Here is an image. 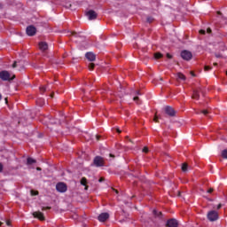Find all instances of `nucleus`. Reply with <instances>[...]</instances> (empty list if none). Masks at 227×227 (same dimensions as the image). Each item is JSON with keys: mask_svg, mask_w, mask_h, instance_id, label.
Returning a JSON list of instances; mask_svg holds the SVG:
<instances>
[{"mask_svg": "<svg viewBox=\"0 0 227 227\" xmlns=\"http://www.w3.org/2000/svg\"><path fill=\"white\" fill-rule=\"evenodd\" d=\"M0 79H2V81H13V79H15V74H12L8 71H1Z\"/></svg>", "mask_w": 227, "mask_h": 227, "instance_id": "1", "label": "nucleus"}, {"mask_svg": "<svg viewBox=\"0 0 227 227\" xmlns=\"http://www.w3.org/2000/svg\"><path fill=\"white\" fill-rule=\"evenodd\" d=\"M181 57L185 61H189V60L192 59V53L191 51H183L181 52Z\"/></svg>", "mask_w": 227, "mask_h": 227, "instance_id": "2", "label": "nucleus"}, {"mask_svg": "<svg viewBox=\"0 0 227 227\" xmlns=\"http://www.w3.org/2000/svg\"><path fill=\"white\" fill-rule=\"evenodd\" d=\"M207 219H209L210 221H217V219H219V214L217 213V211H210L207 214Z\"/></svg>", "mask_w": 227, "mask_h": 227, "instance_id": "3", "label": "nucleus"}, {"mask_svg": "<svg viewBox=\"0 0 227 227\" xmlns=\"http://www.w3.org/2000/svg\"><path fill=\"white\" fill-rule=\"evenodd\" d=\"M67 184L65 183H59L56 185L58 192H67Z\"/></svg>", "mask_w": 227, "mask_h": 227, "instance_id": "4", "label": "nucleus"}, {"mask_svg": "<svg viewBox=\"0 0 227 227\" xmlns=\"http://www.w3.org/2000/svg\"><path fill=\"white\" fill-rule=\"evenodd\" d=\"M27 35L28 36H35L36 35V27L33 26H29L27 27Z\"/></svg>", "mask_w": 227, "mask_h": 227, "instance_id": "5", "label": "nucleus"}, {"mask_svg": "<svg viewBox=\"0 0 227 227\" xmlns=\"http://www.w3.org/2000/svg\"><path fill=\"white\" fill-rule=\"evenodd\" d=\"M94 164H95V166H97V168H100V167L104 166V159H102V157H100V156H97L94 159Z\"/></svg>", "mask_w": 227, "mask_h": 227, "instance_id": "6", "label": "nucleus"}, {"mask_svg": "<svg viewBox=\"0 0 227 227\" xmlns=\"http://www.w3.org/2000/svg\"><path fill=\"white\" fill-rule=\"evenodd\" d=\"M86 17L89 19V20H95V19H97V12L90 10L86 12Z\"/></svg>", "mask_w": 227, "mask_h": 227, "instance_id": "7", "label": "nucleus"}, {"mask_svg": "<svg viewBox=\"0 0 227 227\" xmlns=\"http://www.w3.org/2000/svg\"><path fill=\"white\" fill-rule=\"evenodd\" d=\"M107 219H109L108 213H102L98 215V221H100V223H105V221H107Z\"/></svg>", "mask_w": 227, "mask_h": 227, "instance_id": "8", "label": "nucleus"}, {"mask_svg": "<svg viewBox=\"0 0 227 227\" xmlns=\"http://www.w3.org/2000/svg\"><path fill=\"white\" fill-rule=\"evenodd\" d=\"M168 227H178V222L175 219H170L167 222Z\"/></svg>", "mask_w": 227, "mask_h": 227, "instance_id": "9", "label": "nucleus"}, {"mask_svg": "<svg viewBox=\"0 0 227 227\" xmlns=\"http://www.w3.org/2000/svg\"><path fill=\"white\" fill-rule=\"evenodd\" d=\"M164 111L166 114H168V116H173L175 114V110L171 106H166Z\"/></svg>", "mask_w": 227, "mask_h": 227, "instance_id": "10", "label": "nucleus"}, {"mask_svg": "<svg viewBox=\"0 0 227 227\" xmlns=\"http://www.w3.org/2000/svg\"><path fill=\"white\" fill-rule=\"evenodd\" d=\"M39 49L43 51H47L49 49V45L45 42H41L39 43Z\"/></svg>", "mask_w": 227, "mask_h": 227, "instance_id": "11", "label": "nucleus"}, {"mask_svg": "<svg viewBox=\"0 0 227 227\" xmlns=\"http://www.w3.org/2000/svg\"><path fill=\"white\" fill-rule=\"evenodd\" d=\"M85 56L89 61H95L96 59V56L93 52H87Z\"/></svg>", "mask_w": 227, "mask_h": 227, "instance_id": "12", "label": "nucleus"}, {"mask_svg": "<svg viewBox=\"0 0 227 227\" xmlns=\"http://www.w3.org/2000/svg\"><path fill=\"white\" fill-rule=\"evenodd\" d=\"M34 217H37V219H40V221H43L45 218L43 217V214L42 212H35L33 214Z\"/></svg>", "mask_w": 227, "mask_h": 227, "instance_id": "13", "label": "nucleus"}, {"mask_svg": "<svg viewBox=\"0 0 227 227\" xmlns=\"http://www.w3.org/2000/svg\"><path fill=\"white\" fill-rule=\"evenodd\" d=\"M36 160H34L33 158H27V166H29V168H31V166H33V164H35Z\"/></svg>", "mask_w": 227, "mask_h": 227, "instance_id": "14", "label": "nucleus"}, {"mask_svg": "<svg viewBox=\"0 0 227 227\" xmlns=\"http://www.w3.org/2000/svg\"><path fill=\"white\" fill-rule=\"evenodd\" d=\"M177 79H179L180 81H185L187 78L184 75V74L182 73H177L176 75Z\"/></svg>", "mask_w": 227, "mask_h": 227, "instance_id": "15", "label": "nucleus"}, {"mask_svg": "<svg viewBox=\"0 0 227 227\" xmlns=\"http://www.w3.org/2000/svg\"><path fill=\"white\" fill-rule=\"evenodd\" d=\"M182 171H184V173H187L189 171V166L187 165V163H184L182 165Z\"/></svg>", "mask_w": 227, "mask_h": 227, "instance_id": "16", "label": "nucleus"}, {"mask_svg": "<svg viewBox=\"0 0 227 227\" xmlns=\"http://www.w3.org/2000/svg\"><path fill=\"white\" fill-rule=\"evenodd\" d=\"M192 98H194L195 100H198L200 98V91L194 90L193 95H192Z\"/></svg>", "mask_w": 227, "mask_h": 227, "instance_id": "17", "label": "nucleus"}, {"mask_svg": "<svg viewBox=\"0 0 227 227\" xmlns=\"http://www.w3.org/2000/svg\"><path fill=\"white\" fill-rule=\"evenodd\" d=\"M222 157L223 159H227V149H224L223 151H222Z\"/></svg>", "mask_w": 227, "mask_h": 227, "instance_id": "18", "label": "nucleus"}, {"mask_svg": "<svg viewBox=\"0 0 227 227\" xmlns=\"http://www.w3.org/2000/svg\"><path fill=\"white\" fill-rule=\"evenodd\" d=\"M162 213L157 211V210H153V215L156 216V217H160Z\"/></svg>", "mask_w": 227, "mask_h": 227, "instance_id": "19", "label": "nucleus"}, {"mask_svg": "<svg viewBox=\"0 0 227 227\" xmlns=\"http://www.w3.org/2000/svg\"><path fill=\"white\" fill-rule=\"evenodd\" d=\"M154 58H155V59H160V58H162V54L161 53H155Z\"/></svg>", "mask_w": 227, "mask_h": 227, "instance_id": "20", "label": "nucleus"}, {"mask_svg": "<svg viewBox=\"0 0 227 227\" xmlns=\"http://www.w3.org/2000/svg\"><path fill=\"white\" fill-rule=\"evenodd\" d=\"M86 184H88V181L86 180V178L85 177L82 178L81 184L86 186Z\"/></svg>", "mask_w": 227, "mask_h": 227, "instance_id": "21", "label": "nucleus"}, {"mask_svg": "<svg viewBox=\"0 0 227 227\" xmlns=\"http://www.w3.org/2000/svg\"><path fill=\"white\" fill-rule=\"evenodd\" d=\"M93 68H95V64L90 63V64L89 65V69H90V70H93Z\"/></svg>", "mask_w": 227, "mask_h": 227, "instance_id": "22", "label": "nucleus"}, {"mask_svg": "<svg viewBox=\"0 0 227 227\" xmlns=\"http://www.w3.org/2000/svg\"><path fill=\"white\" fill-rule=\"evenodd\" d=\"M204 70L205 72H208V70H212V67L208 66H205Z\"/></svg>", "mask_w": 227, "mask_h": 227, "instance_id": "23", "label": "nucleus"}, {"mask_svg": "<svg viewBox=\"0 0 227 227\" xmlns=\"http://www.w3.org/2000/svg\"><path fill=\"white\" fill-rule=\"evenodd\" d=\"M38 194V192L31 191V195L32 196H36Z\"/></svg>", "mask_w": 227, "mask_h": 227, "instance_id": "24", "label": "nucleus"}, {"mask_svg": "<svg viewBox=\"0 0 227 227\" xmlns=\"http://www.w3.org/2000/svg\"><path fill=\"white\" fill-rule=\"evenodd\" d=\"M143 152L144 153H148V147H144Z\"/></svg>", "mask_w": 227, "mask_h": 227, "instance_id": "25", "label": "nucleus"}, {"mask_svg": "<svg viewBox=\"0 0 227 227\" xmlns=\"http://www.w3.org/2000/svg\"><path fill=\"white\" fill-rule=\"evenodd\" d=\"M153 121H159V116L155 115L154 118H153Z\"/></svg>", "mask_w": 227, "mask_h": 227, "instance_id": "26", "label": "nucleus"}, {"mask_svg": "<svg viewBox=\"0 0 227 227\" xmlns=\"http://www.w3.org/2000/svg\"><path fill=\"white\" fill-rule=\"evenodd\" d=\"M41 91H45V90H47V88H45V86H43L40 88Z\"/></svg>", "mask_w": 227, "mask_h": 227, "instance_id": "27", "label": "nucleus"}, {"mask_svg": "<svg viewBox=\"0 0 227 227\" xmlns=\"http://www.w3.org/2000/svg\"><path fill=\"white\" fill-rule=\"evenodd\" d=\"M133 100H134L135 102H137V100H139V98H138V97H135V98H133Z\"/></svg>", "mask_w": 227, "mask_h": 227, "instance_id": "28", "label": "nucleus"}, {"mask_svg": "<svg viewBox=\"0 0 227 227\" xmlns=\"http://www.w3.org/2000/svg\"><path fill=\"white\" fill-rule=\"evenodd\" d=\"M167 58H168V59H171L172 56H171L169 53H167Z\"/></svg>", "mask_w": 227, "mask_h": 227, "instance_id": "29", "label": "nucleus"}, {"mask_svg": "<svg viewBox=\"0 0 227 227\" xmlns=\"http://www.w3.org/2000/svg\"><path fill=\"white\" fill-rule=\"evenodd\" d=\"M3 168H4V167H3V164L0 163V173L3 172Z\"/></svg>", "mask_w": 227, "mask_h": 227, "instance_id": "30", "label": "nucleus"}, {"mask_svg": "<svg viewBox=\"0 0 227 227\" xmlns=\"http://www.w3.org/2000/svg\"><path fill=\"white\" fill-rule=\"evenodd\" d=\"M202 113H203V114H208V111H207V110H203Z\"/></svg>", "mask_w": 227, "mask_h": 227, "instance_id": "31", "label": "nucleus"}, {"mask_svg": "<svg viewBox=\"0 0 227 227\" xmlns=\"http://www.w3.org/2000/svg\"><path fill=\"white\" fill-rule=\"evenodd\" d=\"M152 20H153V19H152V18H147V22H152Z\"/></svg>", "mask_w": 227, "mask_h": 227, "instance_id": "32", "label": "nucleus"}, {"mask_svg": "<svg viewBox=\"0 0 227 227\" xmlns=\"http://www.w3.org/2000/svg\"><path fill=\"white\" fill-rule=\"evenodd\" d=\"M207 33H209V34L212 33V29L207 28Z\"/></svg>", "mask_w": 227, "mask_h": 227, "instance_id": "33", "label": "nucleus"}, {"mask_svg": "<svg viewBox=\"0 0 227 227\" xmlns=\"http://www.w3.org/2000/svg\"><path fill=\"white\" fill-rule=\"evenodd\" d=\"M12 67H13V68H16V67H17V62H14V64L12 65Z\"/></svg>", "mask_w": 227, "mask_h": 227, "instance_id": "34", "label": "nucleus"}, {"mask_svg": "<svg viewBox=\"0 0 227 227\" xmlns=\"http://www.w3.org/2000/svg\"><path fill=\"white\" fill-rule=\"evenodd\" d=\"M200 35H205V30H200Z\"/></svg>", "mask_w": 227, "mask_h": 227, "instance_id": "35", "label": "nucleus"}, {"mask_svg": "<svg viewBox=\"0 0 227 227\" xmlns=\"http://www.w3.org/2000/svg\"><path fill=\"white\" fill-rule=\"evenodd\" d=\"M6 224H7V226H11L10 221H6Z\"/></svg>", "mask_w": 227, "mask_h": 227, "instance_id": "36", "label": "nucleus"}, {"mask_svg": "<svg viewBox=\"0 0 227 227\" xmlns=\"http://www.w3.org/2000/svg\"><path fill=\"white\" fill-rule=\"evenodd\" d=\"M221 207H223V205L219 204V205L217 206V209L219 210V208H221Z\"/></svg>", "mask_w": 227, "mask_h": 227, "instance_id": "37", "label": "nucleus"}, {"mask_svg": "<svg viewBox=\"0 0 227 227\" xmlns=\"http://www.w3.org/2000/svg\"><path fill=\"white\" fill-rule=\"evenodd\" d=\"M214 190L211 188V189H209L208 191H207V192H212Z\"/></svg>", "mask_w": 227, "mask_h": 227, "instance_id": "38", "label": "nucleus"}, {"mask_svg": "<svg viewBox=\"0 0 227 227\" xmlns=\"http://www.w3.org/2000/svg\"><path fill=\"white\" fill-rule=\"evenodd\" d=\"M36 169H37V171H42L41 168H37Z\"/></svg>", "mask_w": 227, "mask_h": 227, "instance_id": "39", "label": "nucleus"}, {"mask_svg": "<svg viewBox=\"0 0 227 227\" xmlns=\"http://www.w3.org/2000/svg\"><path fill=\"white\" fill-rule=\"evenodd\" d=\"M136 94H137V95H141V93H139V91H137Z\"/></svg>", "mask_w": 227, "mask_h": 227, "instance_id": "40", "label": "nucleus"}, {"mask_svg": "<svg viewBox=\"0 0 227 227\" xmlns=\"http://www.w3.org/2000/svg\"><path fill=\"white\" fill-rule=\"evenodd\" d=\"M191 74L194 77V73L193 72H191Z\"/></svg>", "mask_w": 227, "mask_h": 227, "instance_id": "41", "label": "nucleus"}, {"mask_svg": "<svg viewBox=\"0 0 227 227\" xmlns=\"http://www.w3.org/2000/svg\"><path fill=\"white\" fill-rule=\"evenodd\" d=\"M103 181H104V179H103V178H100V179H99V182H103Z\"/></svg>", "mask_w": 227, "mask_h": 227, "instance_id": "42", "label": "nucleus"}, {"mask_svg": "<svg viewBox=\"0 0 227 227\" xmlns=\"http://www.w3.org/2000/svg\"><path fill=\"white\" fill-rule=\"evenodd\" d=\"M3 98V96L0 94V100Z\"/></svg>", "mask_w": 227, "mask_h": 227, "instance_id": "43", "label": "nucleus"}, {"mask_svg": "<svg viewBox=\"0 0 227 227\" xmlns=\"http://www.w3.org/2000/svg\"><path fill=\"white\" fill-rule=\"evenodd\" d=\"M85 191H88V186H85Z\"/></svg>", "mask_w": 227, "mask_h": 227, "instance_id": "44", "label": "nucleus"}, {"mask_svg": "<svg viewBox=\"0 0 227 227\" xmlns=\"http://www.w3.org/2000/svg\"><path fill=\"white\" fill-rule=\"evenodd\" d=\"M217 13H218V15H221V12H218Z\"/></svg>", "mask_w": 227, "mask_h": 227, "instance_id": "45", "label": "nucleus"}, {"mask_svg": "<svg viewBox=\"0 0 227 227\" xmlns=\"http://www.w3.org/2000/svg\"><path fill=\"white\" fill-rule=\"evenodd\" d=\"M117 132H119V133H120V132H121V131L120 129H117Z\"/></svg>", "mask_w": 227, "mask_h": 227, "instance_id": "46", "label": "nucleus"}, {"mask_svg": "<svg viewBox=\"0 0 227 227\" xmlns=\"http://www.w3.org/2000/svg\"><path fill=\"white\" fill-rule=\"evenodd\" d=\"M96 137H97V139L98 140V137H98V135L96 136Z\"/></svg>", "mask_w": 227, "mask_h": 227, "instance_id": "47", "label": "nucleus"}, {"mask_svg": "<svg viewBox=\"0 0 227 227\" xmlns=\"http://www.w3.org/2000/svg\"><path fill=\"white\" fill-rule=\"evenodd\" d=\"M110 157H114V155H113V154H110Z\"/></svg>", "mask_w": 227, "mask_h": 227, "instance_id": "48", "label": "nucleus"}, {"mask_svg": "<svg viewBox=\"0 0 227 227\" xmlns=\"http://www.w3.org/2000/svg\"><path fill=\"white\" fill-rule=\"evenodd\" d=\"M214 65H215V66H217V63H215Z\"/></svg>", "mask_w": 227, "mask_h": 227, "instance_id": "49", "label": "nucleus"}, {"mask_svg": "<svg viewBox=\"0 0 227 227\" xmlns=\"http://www.w3.org/2000/svg\"><path fill=\"white\" fill-rule=\"evenodd\" d=\"M1 224H3V223H0V226H1Z\"/></svg>", "mask_w": 227, "mask_h": 227, "instance_id": "50", "label": "nucleus"}]
</instances>
